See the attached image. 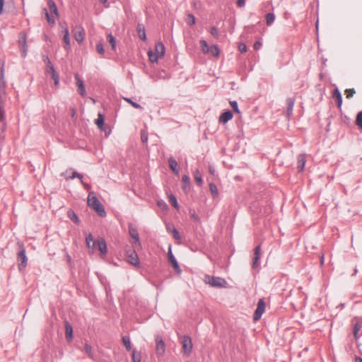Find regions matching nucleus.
I'll return each instance as SVG.
<instances>
[{
	"mask_svg": "<svg viewBox=\"0 0 362 362\" xmlns=\"http://www.w3.org/2000/svg\"><path fill=\"white\" fill-rule=\"evenodd\" d=\"M275 20V15L273 13H269L266 15V22L268 25H272Z\"/></svg>",
	"mask_w": 362,
	"mask_h": 362,
	"instance_id": "72a5a7b5",
	"label": "nucleus"
},
{
	"mask_svg": "<svg viewBox=\"0 0 362 362\" xmlns=\"http://www.w3.org/2000/svg\"><path fill=\"white\" fill-rule=\"evenodd\" d=\"M107 40H108L109 43L111 45L112 49L113 50H115V49H116V40H115V37L111 33H109L107 35Z\"/></svg>",
	"mask_w": 362,
	"mask_h": 362,
	"instance_id": "c85d7f7f",
	"label": "nucleus"
},
{
	"mask_svg": "<svg viewBox=\"0 0 362 362\" xmlns=\"http://www.w3.org/2000/svg\"><path fill=\"white\" fill-rule=\"evenodd\" d=\"M45 62L47 64V66L48 68H50V65H52L51 62L49 61V58L47 57H46L44 59Z\"/></svg>",
	"mask_w": 362,
	"mask_h": 362,
	"instance_id": "0e129e2a",
	"label": "nucleus"
},
{
	"mask_svg": "<svg viewBox=\"0 0 362 362\" xmlns=\"http://www.w3.org/2000/svg\"><path fill=\"white\" fill-rule=\"evenodd\" d=\"M206 283L212 287L222 288L226 287L227 282L226 281L221 277L206 276Z\"/></svg>",
	"mask_w": 362,
	"mask_h": 362,
	"instance_id": "f03ea898",
	"label": "nucleus"
},
{
	"mask_svg": "<svg viewBox=\"0 0 362 362\" xmlns=\"http://www.w3.org/2000/svg\"><path fill=\"white\" fill-rule=\"evenodd\" d=\"M18 43L21 52V55L25 58L27 56L28 52L27 35L25 32H21L18 34Z\"/></svg>",
	"mask_w": 362,
	"mask_h": 362,
	"instance_id": "7ed1b4c3",
	"label": "nucleus"
},
{
	"mask_svg": "<svg viewBox=\"0 0 362 362\" xmlns=\"http://www.w3.org/2000/svg\"><path fill=\"white\" fill-rule=\"evenodd\" d=\"M68 217L75 223L79 224L80 220L78 216L73 210H69L67 212Z\"/></svg>",
	"mask_w": 362,
	"mask_h": 362,
	"instance_id": "bb28decb",
	"label": "nucleus"
},
{
	"mask_svg": "<svg viewBox=\"0 0 362 362\" xmlns=\"http://www.w3.org/2000/svg\"><path fill=\"white\" fill-rule=\"evenodd\" d=\"M21 250L17 254L19 270H22L27 266L28 258L25 255V249L23 245H21Z\"/></svg>",
	"mask_w": 362,
	"mask_h": 362,
	"instance_id": "20e7f679",
	"label": "nucleus"
},
{
	"mask_svg": "<svg viewBox=\"0 0 362 362\" xmlns=\"http://www.w3.org/2000/svg\"><path fill=\"white\" fill-rule=\"evenodd\" d=\"M148 54L149 60L153 63L157 62L158 60L161 58L160 57H158V55H157V54H156L155 52H153L152 51H149L148 52Z\"/></svg>",
	"mask_w": 362,
	"mask_h": 362,
	"instance_id": "c756f323",
	"label": "nucleus"
},
{
	"mask_svg": "<svg viewBox=\"0 0 362 362\" xmlns=\"http://www.w3.org/2000/svg\"><path fill=\"white\" fill-rule=\"evenodd\" d=\"M96 50L100 54H101V55L104 54L105 49H104L103 44L102 42H99L97 44Z\"/></svg>",
	"mask_w": 362,
	"mask_h": 362,
	"instance_id": "a18cd8bd",
	"label": "nucleus"
},
{
	"mask_svg": "<svg viewBox=\"0 0 362 362\" xmlns=\"http://www.w3.org/2000/svg\"><path fill=\"white\" fill-rule=\"evenodd\" d=\"M84 351L89 358L94 361H96V355L93 351V347L87 342L84 344Z\"/></svg>",
	"mask_w": 362,
	"mask_h": 362,
	"instance_id": "2eb2a0df",
	"label": "nucleus"
},
{
	"mask_svg": "<svg viewBox=\"0 0 362 362\" xmlns=\"http://www.w3.org/2000/svg\"><path fill=\"white\" fill-rule=\"evenodd\" d=\"M52 78L54 80V85L55 86H57L59 83V74L55 72V73H52Z\"/></svg>",
	"mask_w": 362,
	"mask_h": 362,
	"instance_id": "603ef678",
	"label": "nucleus"
},
{
	"mask_svg": "<svg viewBox=\"0 0 362 362\" xmlns=\"http://www.w3.org/2000/svg\"><path fill=\"white\" fill-rule=\"evenodd\" d=\"M168 257L169 262H170V264H172V266L173 267L175 270L176 272H177L178 273H180L181 272L180 267L178 262H177L175 257L173 256V255L172 253L171 247H169V250L168 252Z\"/></svg>",
	"mask_w": 362,
	"mask_h": 362,
	"instance_id": "9b49d317",
	"label": "nucleus"
},
{
	"mask_svg": "<svg viewBox=\"0 0 362 362\" xmlns=\"http://www.w3.org/2000/svg\"><path fill=\"white\" fill-rule=\"evenodd\" d=\"M47 5L50 12L54 14L56 17H58V9L55 2L53 0H48Z\"/></svg>",
	"mask_w": 362,
	"mask_h": 362,
	"instance_id": "393cba45",
	"label": "nucleus"
},
{
	"mask_svg": "<svg viewBox=\"0 0 362 362\" xmlns=\"http://www.w3.org/2000/svg\"><path fill=\"white\" fill-rule=\"evenodd\" d=\"M295 103V99L293 98H288L286 100V116L289 118L293 114V109Z\"/></svg>",
	"mask_w": 362,
	"mask_h": 362,
	"instance_id": "dca6fc26",
	"label": "nucleus"
},
{
	"mask_svg": "<svg viewBox=\"0 0 362 362\" xmlns=\"http://www.w3.org/2000/svg\"><path fill=\"white\" fill-rule=\"evenodd\" d=\"M170 203L176 209L178 208V203L175 195L170 194L168 196Z\"/></svg>",
	"mask_w": 362,
	"mask_h": 362,
	"instance_id": "ea45409f",
	"label": "nucleus"
},
{
	"mask_svg": "<svg viewBox=\"0 0 362 362\" xmlns=\"http://www.w3.org/2000/svg\"><path fill=\"white\" fill-rule=\"evenodd\" d=\"M237 5L238 7H243L245 5V0H237Z\"/></svg>",
	"mask_w": 362,
	"mask_h": 362,
	"instance_id": "052dcab7",
	"label": "nucleus"
},
{
	"mask_svg": "<svg viewBox=\"0 0 362 362\" xmlns=\"http://www.w3.org/2000/svg\"><path fill=\"white\" fill-rule=\"evenodd\" d=\"M168 163H169V167L172 170V171L176 174V175H178L179 174V170H178V168H177V161L175 160V159L173 157H170L169 159H168Z\"/></svg>",
	"mask_w": 362,
	"mask_h": 362,
	"instance_id": "5701e85b",
	"label": "nucleus"
},
{
	"mask_svg": "<svg viewBox=\"0 0 362 362\" xmlns=\"http://www.w3.org/2000/svg\"><path fill=\"white\" fill-rule=\"evenodd\" d=\"M165 52V48L164 45L162 42H157L155 46V53L157 54L158 57H163Z\"/></svg>",
	"mask_w": 362,
	"mask_h": 362,
	"instance_id": "412c9836",
	"label": "nucleus"
},
{
	"mask_svg": "<svg viewBox=\"0 0 362 362\" xmlns=\"http://www.w3.org/2000/svg\"><path fill=\"white\" fill-rule=\"evenodd\" d=\"M233 115L232 112L230 110H227L221 115L219 117V122L223 124H226L233 118Z\"/></svg>",
	"mask_w": 362,
	"mask_h": 362,
	"instance_id": "a211bd4d",
	"label": "nucleus"
},
{
	"mask_svg": "<svg viewBox=\"0 0 362 362\" xmlns=\"http://www.w3.org/2000/svg\"><path fill=\"white\" fill-rule=\"evenodd\" d=\"M182 346L184 354L186 356H189L192 350V342L191 338L189 336L183 337L182 339Z\"/></svg>",
	"mask_w": 362,
	"mask_h": 362,
	"instance_id": "39448f33",
	"label": "nucleus"
},
{
	"mask_svg": "<svg viewBox=\"0 0 362 362\" xmlns=\"http://www.w3.org/2000/svg\"><path fill=\"white\" fill-rule=\"evenodd\" d=\"M86 245H87V247L89 248V249H94L95 246V242H93V244H91V243H89L88 241L86 242Z\"/></svg>",
	"mask_w": 362,
	"mask_h": 362,
	"instance_id": "680f3d73",
	"label": "nucleus"
},
{
	"mask_svg": "<svg viewBox=\"0 0 362 362\" xmlns=\"http://www.w3.org/2000/svg\"><path fill=\"white\" fill-rule=\"evenodd\" d=\"M239 51L242 53L247 51V45L244 43H240L238 46Z\"/></svg>",
	"mask_w": 362,
	"mask_h": 362,
	"instance_id": "5fc2aeb1",
	"label": "nucleus"
},
{
	"mask_svg": "<svg viewBox=\"0 0 362 362\" xmlns=\"http://www.w3.org/2000/svg\"><path fill=\"white\" fill-rule=\"evenodd\" d=\"M87 203L88 206L94 209L100 216L105 217L106 216V211L103 205L98 200L94 192L89 193Z\"/></svg>",
	"mask_w": 362,
	"mask_h": 362,
	"instance_id": "f257e3e1",
	"label": "nucleus"
},
{
	"mask_svg": "<svg viewBox=\"0 0 362 362\" xmlns=\"http://www.w3.org/2000/svg\"><path fill=\"white\" fill-rule=\"evenodd\" d=\"M129 234L134 240V243L138 245V246H141V243L139 240V235L137 231V229L134 228L132 223L129 224Z\"/></svg>",
	"mask_w": 362,
	"mask_h": 362,
	"instance_id": "1a4fd4ad",
	"label": "nucleus"
},
{
	"mask_svg": "<svg viewBox=\"0 0 362 362\" xmlns=\"http://www.w3.org/2000/svg\"><path fill=\"white\" fill-rule=\"evenodd\" d=\"M356 124L362 131V111L359 112L357 114L356 119Z\"/></svg>",
	"mask_w": 362,
	"mask_h": 362,
	"instance_id": "e433bc0d",
	"label": "nucleus"
},
{
	"mask_svg": "<svg viewBox=\"0 0 362 362\" xmlns=\"http://www.w3.org/2000/svg\"><path fill=\"white\" fill-rule=\"evenodd\" d=\"M171 233L173 234V238L175 240H180V233H179L178 230L176 228H173L172 230H171Z\"/></svg>",
	"mask_w": 362,
	"mask_h": 362,
	"instance_id": "3c124183",
	"label": "nucleus"
},
{
	"mask_svg": "<svg viewBox=\"0 0 362 362\" xmlns=\"http://www.w3.org/2000/svg\"><path fill=\"white\" fill-rule=\"evenodd\" d=\"M191 218L194 221H196V222H199V216L196 214V213H192L191 214Z\"/></svg>",
	"mask_w": 362,
	"mask_h": 362,
	"instance_id": "4d7b16f0",
	"label": "nucleus"
},
{
	"mask_svg": "<svg viewBox=\"0 0 362 362\" xmlns=\"http://www.w3.org/2000/svg\"><path fill=\"white\" fill-rule=\"evenodd\" d=\"M88 241L89 243H91L93 244V242H95L93 240V238L92 236V235L90 233L88 234L86 237V242Z\"/></svg>",
	"mask_w": 362,
	"mask_h": 362,
	"instance_id": "bf43d9fd",
	"label": "nucleus"
},
{
	"mask_svg": "<svg viewBox=\"0 0 362 362\" xmlns=\"http://www.w3.org/2000/svg\"><path fill=\"white\" fill-rule=\"evenodd\" d=\"M209 52L211 53V54L214 57H217L219 54L220 50L217 45H212L209 48Z\"/></svg>",
	"mask_w": 362,
	"mask_h": 362,
	"instance_id": "4c0bfd02",
	"label": "nucleus"
},
{
	"mask_svg": "<svg viewBox=\"0 0 362 362\" xmlns=\"http://www.w3.org/2000/svg\"><path fill=\"white\" fill-rule=\"evenodd\" d=\"M83 175L77 173L76 171H74L72 175L70 177V179L79 178L81 180V182L84 185L83 181Z\"/></svg>",
	"mask_w": 362,
	"mask_h": 362,
	"instance_id": "de8ad7c7",
	"label": "nucleus"
},
{
	"mask_svg": "<svg viewBox=\"0 0 362 362\" xmlns=\"http://www.w3.org/2000/svg\"><path fill=\"white\" fill-rule=\"evenodd\" d=\"M332 98L337 101V107L340 108L342 105V96L339 90L336 88L332 92Z\"/></svg>",
	"mask_w": 362,
	"mask_h": 362,
	"instance_id": "6ab92c4d",
	"label": "nucleus"
},
{
	"mask_svg": "<svg viewBox=\"0 0 362 362\" xmlns=\"http://www.w3.org/2000/svg\"><path fill=\"white\" fill-rule=\"evenodd\" d=\"M43 11L45 12V16H46L47 22L49 24H54V22H55L54 18L49 14L47 8H43Z\"/></svg>",
	"mask_w": 362,
	"mask_h": 362,
	"instance_id": "58836bf2",
	"label": "nucleus"
},
{
	"mask_svg": "<svg viewBox=\"0 0 362 362\" xmlns=\"http://www.w3.org/2000/svg\"><path fill=\"white\" fill-rule=\"evenodd\" d=\"M63 41L65 43L64 48L68 49L70 47L69 33L66 32V34H64L63 36Z\"/></svg>",
	"mask_w": 362,
	"mask_h": 362,
	"instance_id": "f704fd0d",
	"label": "nucleus"
},
{
	"mask_svg": "<svg viewBox=\"0 0 362 362\" xmlns=\"http://www.w3.org/2000/svg\"><path fill=\"white\" fill-rule=\"evenodd\" d=\"M74 38L77 42H81L83 41L85 37V32L83 28L78 27L74 28Z\"/></svg>",
	"mask_w": 362,
	"mask_h": 362,
	"instance_id": "ddd939ff",
	"label": "nucleus"
},
{
	"mask_svg": "<svg viewBox=\"0 0 362 362\" xmlns=\"http://www.w3.org/2000/svg\"><path fill=\"white\" fill-rule=\"evenodd\" d=\"M49 73H50L51 74H52V73H55V72H57V71H55V69H54V68L53 65H50V68H49Z\"/></svg>",
	"mask_w": 362,
	"mask_h": 362,
	"instance_id": "338daca9",
	"label": "nucleus"
},
{
	"mask_svg": "<svg viewBox=\"0 0 362 362\" xmlns=\"http://www.w3.org/2000/svg\"><path fill=\"white\" fill-rule=\"evenodd\" d=\"M209 189L214 197H216L218 195V190L216 185L214 183L209 184Z\"/></svg>",
	"mask_w": 362,
	"mask_h": 362,
	"instance_id": "7c9ffc66",
	"label": "nucleus"
},
{
	"mask_svg": "<svg viewBox=\"0 0 362 362\" xmlns=\"http://www.w3.org/2000/svg\"><path fill=\"white\" fill-rule=\"evenodd\" d=\"M4 5V0H0V14L2 13Z\"/></svg>",
	"mask_w": 362,
	"mask_h": 362,
	"instance_id": "69168bd1",
	"label": "nucleus"
},
{
	"mask_svg": "<svg viewBox=\"0 0 362 362\" xmlns=\"http://www.w3.org/2000/svg\"><path fill=\"white\" fill-rule=\"evenodd\" d=\"M132 361L133 362H141V356L136 354V350L132 351Z\"/></svg>",
	"mask_w": 362,
	"mask_h": 362,
	"instance_id": "09e8293b",
	"label": "nucleus"
},
{
	"mask_svg": "<svg viewBox=\"0 0 362 362\" xmlns=\"http://www.w3.org/2000/svg\"><path fill=\"white\" fill-rule=\"evenodd\" d=\"M136 29L139 38L141 40L145 41L146 40V35L144 27L141 24H138Z\"/></svg>",
	"mask_w": 362,
	"mask_h": 362,
	"instance_id": "a878e982",
	"label": "nucleus"
},
{
	"mask_svg": "<svg viewBox=\"0 0 362 362\" xmlns=\"http://www.w3.org/2000/svg\"><path fill=\"white\" fill-rule=\"evenodd\" d=\"M261 246L260 245L255 247L254 250V257L252 260V267L256 268L259 265Z\"/></svg>",
	"mask_w": 362,
	"mask_h": 362,
	"instance_id": "f8f14e48",
	"label": "nucleus"
},
{
	"mask_svg": "<svg viewBox=\"0 0 362 362\" xmlns=\"http://www.w3.org/2000/svg\"><path fill=\"white\" fill-rule=\"evenodd\" d=\"M95 245H97L98 249L102 255H105L107 254V245L103 238H100L98 239L95 242Z\"/></svg>",
	"mask_w": 362,
	"mask_h": 362,
	"instance_id": "4468645a",
	"label": "nucleus"
},
{
	"mask_svg": "<svg viewBox=\"0 0 362 362\" xmlns=\"http://www.w3.org/2000/svg\"><path fill=\"white\" fill-rule=\"evenodd\" d=\"M194 180L199 186L202 185L203 180H202V175L199 170H196L194 172Z\"/></svg>",
	"mask_w": 362,
	"mask_h": 362,
	"instance_id": "cd10ccee",
	"label": "nucleus"
},
{
	"mask_svg": "<svg viewBox=\"0 0 362 362\" xmlns=\"http://www.w3.org/2000/svg\"><path fill=\"white\" fill-rule=\"evenodd\" d=\"M156 351L158 356H163L165 352V344L163 338L160 335H156Z\"/></svg>",
	"mask_w": 362,
	"mask_h": 362,
	"instance_id": "0eeeda50",
	"label": "nucleus"
},
{
	"mask_svg": "<svg viewBox=\"0 0 362 362\" xmlns=\"http://www.w3.org/2000/svg\"><path fill=\"white\" fill-rule=\"evenodd\" d=\"M95 124L99 129H102L104 124V117L101 113H98V118L95 119Z\"/></svg>",
	"mask_w": 362,
	"mask_h": 362,
	"instance_id": "2f4dec72",
	"label": "nucleus"
},
{
	"mask_svg": "<svg viewBox=\"0 0 362 362\" xmlns=\"http://www.w3.org/2000/svg\"><path fill=\"white\" fill-rule=\"evenodd\" d=\"M141 140L143 143H147L148 141V133L144 130L141 132Z\"/></svg>",
	"mask_w": 362,
	"mask_h": 362,
	"instance_id": "8fccbe9b",
	"label": "nucleus"
},
{
	"mask_svg": "<svg viewBox=\"0 0 362 362\" xmlns=\"http://www.w3.org/2000/svg\"><path fill=\"white\" fill-rule=\"evenodd\" d=\"M199 42H200V45H201L202 51L204 54L209 53V47L208 46V44H207L206 41L204 40H201Z\"/></svg>",
	"mask_w": 362,
	"mask_h": 362,
	"instance_id": "473e14b6",
	"label": "nucleus"
},
{
	"mask_svg": "<svg viewBox=\"0 0 362 362\" xmlns=\"http://www.w3.org/2000/svg\"><path fill=\"white\" fill-rule=\"evenodd\" d=\"M0 82L1 86L4 88L6 86V81L4 79V61L0 59Z\"/></svg>",
	"mask_w": 362,
	"mask_h": 362,
	"instance_id": "b1692460",
	"label": "nucleus"
},
{
	"mask_svg": "<svg viewBox=\"0 0 362 362\" xmlns=\"http://www.w3.org/2000/svg\"><path fill=\"white\" fill-rule=\"evenodd\" d=\"M210 33L216 38L218 37V30L216 27H212L210 30Z\"/></svg>",
	"mask_w": 362,
	"mask_h": 362,
	"instance_id": "864d4df0",
	"label": "nucleus"
},
{
	"mask_svg": "<svg viewBox=\"0 0 362 362\" xmlns=\"http://www.w3.org/2000/svg\"><path fill=\"white\" fill-rule=\"evenodd\" d=\"M122 341L127 351L131 349V341L129 337L124 336L122 337Z\"/></svg>",
	"mask_w": 362,
	"mask_h": 362,
	"instance_id": "c9c22d12",
	"label": "nucleus"
},
{
	"mask_svg": "<svg viewBox=\"0 0 362 362\" xmlns=\"http://www.w3.org/2000/svg\"><path fill=\"white\" fill-rule=\"evenodd\" d=\"M65 335L66 340L70 341L73 339V328L71 325L68 322L65 321Z\"/></svg>",
	"mask_w": 362,
	"mask_h": 362,
	"instance_id": "f3484780",
	"label": "nucleus"
},
{
	"mask_svg": "<svg viewBox=\"0 0 362 362\" xmlns=\"http://www.w3.org/2000/svg\"><path fill=\"white\" fill-rule=\"evenodd\" d=\"M186 21H187V23L191 26L194 25L195 22H196L194 16L193 14H190V13L188 14Z\"/></svg>",
	"mask_w": 362,
	"mask_h": 362,
	"instance_id": "a19ab883",
	"label": "nucleus"
},
{
	"mask_svg": "<svg viewBox=\"0 0 362 362\" xmlns=\"http://www.w3.org/2000/svg\"><path fill=\"white\" fill-rule=\"evenodd\" d=\"M230 105L235 112L240 113L238 103L235 100L230 101Z\"/></svg>",
	"mask_w": 362,
	"mask_h": 362,
	"instance_id": "49530a36",
	"label": "nucleus"
},
{
	"mask_svg": "<svg viewBox=\"0 0 362 362\" xmlns=\"http://www.w3.org/2000/svg\"><path fill=\"white\" fill-rule=\"evenodd\" d=\"M264 310H265V302L264 300V299H259L258 303H257V308L254 313V315H253V320L254 321H257L259 320L262 314L264 313Z\"/></svg>",
	"mask_w": 362,
	"mask_h": 362,
	"instance_id": "423d86ee",
	"label": "nucleus"
},
{
	"mask_svg": "<svg viewBox=\"0 0 362 362\" xmlns=\"http://www.w3.org/2000/svg\"><path fill=\"white\" fill-rule=\"evenodd\" d=\"M61 26L62 28V33H64V35L66 34V32L67 33H69V29H68V27H67V25L66 23H61Z\"/></svg>",
	"mask_w": 362,
	"mask_h": 362,
	"instance_id": "6e6d98bb",
	"label": "nucleus"
},
{
	"mask_svg": "<svg viewBox=\"0 0 362 362\" xmlns=\"http://www.w3.org/2000/svg\"><path fill=\"white\" fill-rule=\"evenodd\" d=\"M66 258L67 262L70 264L71 262V258L70 255L67 254L66 256Z\"/></svg>",
	"mask_w": 362,
	"mask_h": 362,
	"instance_id": "774afa93",
	"label": "nucleus"
},
{
	"mask_svg": "<svg viewBox=\"0 0 362 362\" xmlns=\"http://www.w3.org/2000/svg\"><path fill=\"white\" fill-rule=\"evenodd\" d=\"M262 47V42L260 41H256L254 44V49L258 50Z\"/></svg>",
	"mask_w": 362,
	"mask_h": 362,
	"instance_id": "13d9d810",
	"label": "nucleus"
},
{
	"mask_svg": "<svg viewBox=\"0 0 362 362\" xmlns=\"http://www.w3.org/2000/svg\"><path fill=\"white\" fill-rule=\"evenodd\" d=\"M355 93H356V91H355L354 88L346 89V90H345L346 97L348 99L351 98Z\"/></svg>",
	"mask_w": 362,
	"mask_h": 362,
	"instance_id": "79ce46f5",
	"label": "nucleus"
},
{
	"mask_svg": "<svg viewBox=\"0 0 362 362\" xmlns=\"http://www.w3.org/2000/svg\"><path fill=\"white\" fill-rule=\"evenodd\" d=\"M127 262L134 267H139L140 262L135 250L127 251Z\"/></svg>",
	"mask_w": 362,
	"mask_h": 362,
	"instance_id": "6e6552de",
	"label": "nucleus"
},
{
	"mask_svg": "<svg viewBox=\"0 0 362 362\" xmlns=\"http://www.w3.org/2000/svg\"><path fill=\"white\" fill-rule=\"evenodd\" d=\"M361 325L360 323H356L354 326V335L356 339H357L358 337V332L361 329Z\"/></svg>",
	"mask_w": 362,
	"mask_h": 362,
	"instance_id": "37998d69",
	"label": "nucleus"
},
{
	"mask_svg": "<svg viewBox=\"0 0 362 362\" xmlns=\"http://www.w3.org/2000/svg\"><path fill=\"white\" fill-rule=\"evenodd\" d=\"M305 163H306V160H305V154L298 155V156L297 158V164H298L297 168H298L299 172H301L303 170Z\"/></svg>",
	"mask_w": 362,
	"mask_h": 362,
	"instance_id": "aec40b11",
	"label": "nucleus"
},
{
	"mask_svg": "<svg viewBox=\"0 0 362 362\" xmlns=\"http://www.w3.org/2000/svg\"><path fill=\"white\" fill-rule=\"evenodd\" d=\"M75 79L76 81V86L78 87V92L81 96L86 95V89L83 81L79 75L76 74L75 75Z\"/></svg>",
	"mask_w": 362,
	"mask_h": 362,
	"instance_id": "9d476101",
	"label": "nucleus"
},
{
	"mask_svg": "<svg viewBox=\"0 0 362 362\" xmlns=\"http://www.w3.org/2000/svg\"><path fill=\"white\" fill-rule=\"evenodd\" d=\"M182 181L183 182L182 189L187 193L190 190V178L188 175H185L182 176Z\"/></svg>",
	"mask_w": 362,
	"mask_h": 362,
	"instance_id": "4be33fe9",
	"label": "nucleus"
},
{
	"mask_svg": "<svg viewBox=\"0 0 362 362\" xmlns=\"http://www.w3.org/2000/svg\"><path fill=\"white\" fill-rule=\"evenodd\" d=\"M45 62L47 64V66L48 68H50V65H52L51 62L49 61V58L47 57H46L44 59Z\"/></svg>",
	"mask_w": 362,
	"mask_h": 362,
	"instance_id": "e2e57ef3",
	"label": "nucleus"
},
{
	"mask_svg": "<svg viewBox=\"0 0 362 362\" xmlns=\"http://www.w3.org/2000/svg\"><path fill=\"white\" fill-rule=\"evenodd\" d=\"M124 100L130 103L136 109H142L143 107L137 103L134 102L132 99L125 98Z\"/></svg>",
	"mask_w": 362,
	"mask_h": 362,
	"instance_id": "c03bdc74",
	"label": "nucleus"
}]
</instances>
